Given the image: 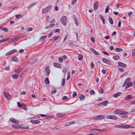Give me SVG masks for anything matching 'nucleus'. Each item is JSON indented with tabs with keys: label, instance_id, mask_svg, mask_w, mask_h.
I'll use <instances>...</instances> for the list:
<instances>
[{
	"label": "nucleus",
	"instance_id": "obj_2",
	"mask_svg": "<svg viewBox=\"0 0 135 135\" xmlns=\"http://www.w3.org/2000/svg\"><path fill=\"white\" fill-rule=\"evenodd\" d=\"M114 127L117 128H128L130 126L127 124H118L114 126Z\"/></svg>",
	"mask_w": 135,
	"mask_h": 135
},
{
	"label": "nucleus",
	"instance_id": "obj_13",
	"mask_svg": "<svg viewBox=\"0 0 135 135\" xmlns=\"http://www.w3.org/2000/svg\"><path fill=\"white\" fill-rule=\"evenodd\" d=\"M45 71L46 72V75L47 76L50 73V71L49 70V67L47 66L45 68Z\"/></svg>",
	"mask_w": 135,
	"mask_h": 135
},
{
	"label": "nucleus",
	"instance_id": "obj_37",
	"mask_svg": "<svg viewBox=\"0 0 135 135\" xmlns=\"http://www.w3.org/2000/svg\"><path fill=\"white\" fill-rule=\"evenodd\" d=\"M17 106L21 108L22 107V103L21 104L19 102L17 103Z\"/></svg>",
	"mask_w": 135,
	"mask_h": 135
},
{
	"label": "nucleus",
	"instance_id": "obj_47",
	"mask_svg": "<svg viewBox=\"0 0 135 135\" xmlns=\"http://www.w3.org/2000/svg\"><path fill=\"white\" fill-rule=\"evenodd\" d=\"M102 52L105 55H106L107 56H109V54L107 52H105V51H102Z\"/></svg>",
	"mask_w": 135,
	"mask_h": 135
},
{
	"label": "nucleus",
	"instance_id": "obj_46",
	"mask_svg": "<svg viewBox=\"0 0 135 135\" xmlns=\"http://www.w3.org/2000/svg\"><path fill=\"white\" fill-rule=\"evenodd\" d=\"M2 30L4 31L5 32H7L8 31V29L7 28L5 27L3 28Z\"/></svg>",
	"mask_w": 135,
	"mask_h": 135
},
{
	"label": "nucleus",
	"instance_id": "obj_49",
	"mask_svg": "<svg viewBox=\"0 0 135 135\" xmlns=\"http://www.w3.org/2000/svg\"><path fill=\"white\" fill-rule=\"evenodd\" d=\"M68 97L66 96H64L62 98V100H65L68 99Z\"/></svg>",
	"mask_w": 135,
	"mask_h": 135
},
{
	"label": "nucleus",
	"instance_id": "obj_1",
	"mask_svg": "<svg viewBox=\"0 0 135 135\" xmlns=\"http://www.w3.org/2000/svg\"><path fill=\"white\" fill-rule=\"evenodd\" d=\"M131 79L130 78H128L126 79V81L123 85V87L126 86L125 88H128L132 85V83L130 82Z\"/></svg>",
	"mask_w": 135,
	"mask_h": 135
},
{
	"label": "nucleus",
	"instance_id": "obj_30",
	"mask_svg": "<svg viewBox=\"0 0 135 135\" xmlns=\"http://www.w3.org/2000/svg\"><path fill=\"white\" fill-rule=\"evenodd\" d=\"M12 60L13 61H14L17 62L18 61V58L16 57V56H14L13 57L12 59Z\"/></svg>",
	"mask_w": 135,
	"mask_h": 135
},
{
	"label": "nucleus",
	"instance_id": "obj_18",
	"mask_svg": "<svg viewBox=\"0 0 135 135\" xmlns=\"http://www.w3.org/2000/svg\"><path fill=\"white\" fill-rule=\"evenodd\" d=\"M108 103V102L107 100H105L100 103V104L104 106H106L107 104Z\"/></svg>",
	"mask_w": 135,
	"mask_h": 135
},
{
	"label": "nucleus",
	"instance_id": "obj_33",
	"mask_svg": "<svg viewBox=\"0 0 135 135\" xmlns=\"http://www.w3.org/2000/svg\"><path fill=\"white\" fill-rule=\"evenodd\" d=\"M113 58L115 60H118L119 59V57L118 56H115L113 57Z\"/></svg>",
	"mask_w": 135,
	"mask_h": 135
},
{
	"label": "nucleus",
	"instance_id": "obj_48",
	"mask_svg": "<svg viewBox=\"0 0 135 135\" xmlns=\"http://www.w3.org/2000/svg\"><path fill=\"white\" fill-rule=\"evenodd\" d=\"M53 34V32L52 31L50 33V34H49V36H48V38H50L52 36V35Z\"/></svg>",
	"mask_w": 135,
	"mask_h": 135
},
{
	"label": "nucleus",
	"instance_id": "obj_27",
	"mask_svg": "<svg viewBox=\"0 0 135 135\" xmlns=\"http://www.w3.org/2000/svg\"><path fill=\"white\" fill-rule=\"evenodd\" d=\"M115 51L116 52H122L123 50L120 48H116L115 49Z\"/></svg>",
	"mask_w": 135,
	"mask_h": 135
},
{
	"label": "nucleus",
	"instance_id": "obj_16",
	"mask_svg": "<svg viewBox=\"0 0 135 135\" xmlns=\"http://www.w3.org/2000/svg\"><path fill=\"white\" fill-rule=\"evenodd\" d=\"M22 69L21 68H19L15 69V70L14 72L15 73H20L21 72Z\"/></svg>",
	"mask_w": 135,
	"mask_h": 135
},
{
	"label": "nucleus",
	"instance_id": "obj_40",
	"mask_svg": "<svg viewBox=\"0 0 135 135\" xmlns=\"http://www.w3.org/2000/svg\"><path fill=\"white\" fill-rule=\"evenodd\" d=\"M68 76H67V80H68L70 78V73L69 72H68Z\"/></svg>",
	"mask_w": 135,
	"mask_h": 135
},
{
	"label": "nucleus",
	"instance_id": "obj_22",
	"mask_svg": "<svg viewBox=\"0 0 135 135\" xmlns=\"http://www.w3.org/2000/svg\"><path fill=\"white\" fill-rule=\"evenodd\" d=\"M85 96L83 94H81L79 96V99L80 100L83 101L85 99Z\"/></svg>",
	"mask_w": 135,
	"mask_h": 135
},
{
	"label": "nucleus",
	"instance_id": "obj_55",
	"mask_svg": "<svg viewBox=\"0 0 135 135\" xmlns=\"http://www.w3.org/2000/svg\"><path fill=\"white\" fill-rule=\"evenodd\" d=\"M118 70H119L120 72H122L124 71V69L122 68H118Z\"/></svg>",
	"mask_w": 135,
	"mask_h": 135
},
{
	"label": "nucleus",
	"instance_id": "obj_57",
	"mask_svg": "<svg viewBox=\"0 0 135 135\" xmlns=\"http://www.w3.org/2000/svg\"><path fill=\"white\" fill-rule=\"evenodd\" d=\"M12 55V54H11L10 51H9V52H7V53H6V55H5L6 56H9V55Z\"/></svg>",
	"mask_w": 135,
	"mask_h": 135
},
{
	"label": "nucleus",
	"instance_id": "obj_23",
	"mask_svg": "<svg viewBox=\"0 0 135 135\" xmlns=\"http://www.w3.org/2000/svg\"><path fill=\"white\" fill-rule=\"evenodd\" d=\"M90 50L94 54L96 55H99L98 53L93 48H91Z\"/></svg>",
	"mask_w": 135,
	"mask_h": 135
},
{
	"label": "nucleus",
	"instance_id": "obj_36",
	"mask_svg": "<svg viewBox=\"0 0 135 135\" xmlns=\"http://www.w3.org/2000/svg\"><path fill=\"white\" fill-rule=\"evenodd\" d=\"M17 50L16 49H13L12 50H11L10 51L11 54H13L16 52L17 51Z\"/></svg>",
	"mask_w": 135,
	"mask_h": 135
},
{
	"label": "nucleus",
	"instance_id": "obj_51",
	"mask_svg": "<svg viewBox=\"0 0 135 135\" xmlns=\"http://www.w3.org/2000/svg\"><path fill=\"white\" fill-rule=\"evenodd\" d=\"M21 14H19L16 15L15 16V17L16 18H18L20 17L21 16Z\"/></svg>",
	"mask_w": 135,
	"mask_h": 135
},
{
	"label": "nucleus",
	"instance_id": "obj_19",
	"mask_svg": "<svg viewBox=\"0 0 135 135\" xmlns=\"http://www.w3.org/2000/svg\"><path fill=\"white\" fill-rule=\"evenodd\" d=\"M95 130V131H100L101 132H104L105 131V130L104 129H95V128H92L91 129H90V131L91 130Z\"/></svg>",
	"mask_w": 135,
	"mask_h": 135
},
{
	"label": "nucleus",
	"instance_id": "obj_58",
	"mask_svg": "<svg viewBox=\"0 0 135 135\" xmlns=\"http://www.w3.org/2000/svg\"><path fill=\"white\" fill-rule=\"evenodd\" d=\"M134 112H135V109H133L131 112H129V113L130 114H131Z\"/></svg>",
	"mask_w": 135,
	"mask_h": 135
},
{
	"label": "nucleus",
	"instance_id": "obj_54",
	"mask_svg": "<svg viewBox=\"0 0 135 135\" xmlns=\"http://www.w3.org/2000/svg\"><path fill=\"white\" fill-rule=\"evenodd\" d=\"M90 39L91 40V41L92 42H93L94 43H95V39H94V37H91V38H90Z\"/></svg>",
	"mask_w": 135,
	"mask_h": 135
},
{
	"label": "nucleus",
	"instance_id": "obj_17",
	"mask_svg": "<svg viewBox=\"0 0 135 135\" xmlns=\"http://www.w3.org/2000/svg\"><path fill=\"white\" fill-rule=\"evenodd\" d=\"M98 2H95L94 4V10H96L98 7Z\"/></svg>",
	"mask_w": 135,
	"mask_h": 135
},
{
	"label": "nucleus",
	"instance_id": "obj_50",
	"mask_svg": "<svg viewBox=\"0 0 135 135\" xmlns=\"http://www.w3.org/2000/svg\"><path fill=\"white\" fill-rule=\"evenodd\" d=\"M74 21L75 22V23L76 26H78V22L76 19V18H75L74 19Z\"/></svg>",
	"mask_w": 135,
	"mask_h": 135
},
{
	"label": "nucleus",
	"instance_id": "obj_59",
	"mask_svg": "<svg viewBox=\"0 0 135 135\" xmlns=\"http://www.w3.org/2000/svg\"><path fill=\"white\" fill-rule=\"evenodd\" d=\"M56 90H54L52 91L51 92V93L52 94H55L56 93Z\"/></svg>",
	"mask_w": 135,
	"mask_h": 135
},
{
	"label": "nucleus",
	"instance_id": "obj_8",
	"mask_svg": "<svg viewBox=\"0 0 135 135\" xmlns=\"http://www.w3.org/2000/svg\"><path fill=\"white\" fill-rule=\"evenodd\" d=\"M102 61L106 63L108 65H111V62L109 60L106 58H103L102 59Z\"/></svg>",
	"mask_w": 135,
	"mask_h": 135
},
{
	"label": "nucleus",
	"instance_id": "obj_39",
	"mask_svg": "<svg viewBox=\"0 0 135 135\" xmlns=\"http://www.w3.org/2000/svg\"><path fill=\"white\" fill-rule=\"evenodd\" d=\"M77 93L75 91H74L73 94V97H75V96L77 95Z\"/></svg>",
	"mask_w": 135,
	"mask_h": 135
},
{
	"label": "nucleus",
	"instance_id": "obj_53",
	"mask_svg": "<svg viewBox=\"0 0 135 135\" xmlns=\"http://www.w3.org/2000/svg\"><path fill=\"white\" fill-rule=\"evenodd\" d=\"M132 55L133 56L135 55V50H132Z\"/></svg>",
	"mask_w": 135,
	"mask_h": 135
},
{
	"label": "nucleus",
	"instance_id": "obj_5",
	"mask_svg": "<svg viewBox=\"0 0 135 135\" xmlns=\"http://www.w3.org/2000/svg\"><path fill=\"white\" fill-rule=\"evenodd\" d=\"M51 8V6H49L46 7L45 8L43 9L42 10V13H46Z\"/></svg>",
	"mask_w": 135,
	"mask_h": 135
},
{
	"label": "nucleus",
	"instance_id": "obj_32",
	"mask_svg": "<svg viewBox=\"0 0 135 135\" xmlns=\"http://www.w3.org/2000/svg\"><path fill=\"white\" fill-rule=\"evenodd\" d=\"M9 38H7L6 39H4L0 40V44L2 42H4L5 41H6L8 40Z\"/></svg>",
	"mask_w": 135,
	"mask_h": 135
},
{
	"label": "nucleus",
	"instance_id": "obj_10",
	"mask_svg": "<svg viewBox=\"0 0 135 135\" xmlns=\"http://www.w3.org/2000/svg\"><path fill=\"white\" fill-rule=\"evenodd\" d=\"M9 120L11 122L15 123H18L19 122V121L18 120H17L13 118H10L9 119Z\"/></svg>",
	"mask_w": 135,
	"mask_h": 135
},
{
	"label": "nucleus",
	"instance_id": "obj_11",
	"mask_svg": "<svg viewBox=\"0 0 135 135\" xmlns=\"http://www.w3.org/2000/svg\"><path fill=\"white\" fill-rule=\"evenodd\" d=\"M118 65L120 66L121 67H122L123 68H125L127 67V65L126 64L122 62H118Z\"/></svg>",
	"mask_w": 135,
	"mask_h": 135
},
{
	"label": "nucleus",
	"instance_id": "obj_28",
	"mask_svg": "<svg viewBox=\"0 0 135 135\" xmlns=\"http://www.w3.org/2000/svg\"><path fill=\"white\" fill-rule=\"evenodd\" d=\"M22 107L21 108L22 109H23L25 110H26L27 109V107L26 105L23 103H22Z\"/></svg>",
	"mask_w": 135,
	"mask_h": 135
},
{
	"label": "nucleus",
	"instance_id": "obj_34",
	"mask_svg": "<svg viewBox=\"0 0 135 135\" xmlns=\"http://www.w3.org/2000/svg\"><path fill=\"white\" fill-rule=\"evenodd\" d=\"M103 90L101 87H99V92L100 93L103 94Z\"/></svg>",
	"mask_w": 135,
	"mask_h": 135
},
{
	"label": "nucleus",
	"instance_id": "obj_35",
	"mask_svg": "<svg viewBox=\"0 0 135 135\" xmlns=\"http://www.w3.org/2000/svg\"><path fill=\"white\" fill-rule=\"evenodd\" d=\"M83 59V56L81 55H79L78 56V60H82Z\"/></svg>",
	"mask_w": 135,
	"mask_h": 135
},
{
	"label": "nucleus",
	"instance_id": "obj_26",
	"mask_svg": "<svg viewBox=\"0 0 135 135\" xmlns=\"http://www.w3.org/2000/svg\"><path fill=\"white\" fill-rule=\"evenodd\" d=\"M65 113H59L57 114V116L59 117H62L65 115Z\"/></svg>",
	"mask_w": 135,
	"mask_h": 135
},
{
	"label": "nucleus",
	"instance_id": "obj_62",
	"mask_svg": "<svg viewBox=\"0 0 135 135\" xmlns=\"http://www.w3.org/2000/svg\"><path fill=\"white\" fill-rule=\"evenodd\" d=\"M130 103L132 105H135V100L132 101Z\"/></svg>",
	"mask_w": 135,
	"mask_h": 135
},
{
	"label": "nucleus",
	"instance_id": "obj_24",
	"mask_svg": "<svg viewBox=\"0 0 135 135\" xmlns=\"http://www.w3.org/2000/svg\"><path fill=\"white\" fill-rule=\"evenodd\" d=\"M47 37V36H44L41 37L39 39L40 41H42Z\"/></svg>",
	"mask_w": 135,
	"mask_h": 135
},
{
	"label": "nucleus",
	"instance_id": "obj_21",
	"mask_svg": "<svg viewBox=\"0 0 135 135\" xmlns=\"http://www.w3.org/2000/svg\"><path fill=\"white\" fill-rule=\"evenodd\" d=\"M121 94V93L120 92H118L115 94L113 95V97L115 98H117L118 96H120Z\"/></svg>",
	"mask_w": 135,
	"mask_h": 135
},
{
	"label": "nucleus",
	"instance_id": "obj_56",
	"mask_svg": "<svg viewBox=\"0 0 135 135\" xmlns=\"http://www.w3.org/2000/svg\"><path fill=\"white\" fill-rule=\"evenodd\" d=\"M59 61L60 62H62L63 61V59L61 58H59Z\"/></svg>",
	"mask_w": 135,
	"mask_h": 135
},
{
	"label": "nucleus",
	"instance_id": "obj_60",
	"mask_svg": "<svg viewBox=\"0 0 135 135\" xmlns=\"http://www.w3.org/2000/svg\"><path fill=\"white\" fill-rule=\"evenodd\" d=\"M67 69H66V68H64L63 70V72L64 73H65L67 72Z\"/></svg>",
	"mask_w": 135,
	"mask_h": 135
},
{
	"label": "nucleus",
	"instance_id": "obj_44",
	"mask_svg": "<svg viewBox=\"0 0 135 135\" xmlns=\"http://www.w3.org/2000/svg\"><path fill=\"white\" fill-rule=\"evenodd\" d=\"M90 93L91 95L94 94L95 93V92L93 90H91L90 91Z\"/></svg>",
	"mask_w": 135,
	"mask_h": 135
},
{
	"label": "nucleus",
	"instance_id": "obj_12",
	"mask_svg": "<svg viewBox=\"0 0 135 135\" xmlns=\"http://www.w3.org/2000/svg\"><path fill=\"white\" fill-rule=\"evenodd\" d=\"M133 96L131 95H127L124 98L125 100H127L130 99H132Z\"/></svg>",
	"mask_w": 135,
	"mask_h": 135
},
{
	"label": "nucleus",
	"instance_id": "obj_7",
	"mask_svg": "<svg viewBox=\"0 0 135 135\" xmlns=\"http://www.w3.org/2000/svg\"><path fill=\"white\" fill-rule=\"evenodd\" d=\"M107 118L109 119H112L114 120H116L117 119V117L114 115H108L106 116Z\"/></svg>",
	"mask_w": 135,
	"mask_h": 135
},
{
	"label": "nucleus",
	"instance_id": "obj_20",
	"mask_svg": "<svg viewBox=\"0 0 135 135\" xmlns=\"http://www.w3.org/2000/svg\"><path fill=\"white\" fill-rule=\"evenodd\" d=\"M53 64L56 67L59 68H61L60 65L57 63L54 62L53 63Z\"/></svg>",
	"mask_w": 135,
	"mask_h": 135
},
{
	"label": "nucleus",
	"instance_id": "obj_43",
	"mask_svg": "<svg viewBox=\"0 0 135 135\" xmlns=\"http://www.w3.org/2000/svg\"><path fill=\"white\" fill-rule=\"evenodd\" d=\"M10 9H14L16 8V7L15 6H10L8 7Z\"/></svg>",
	"mask_w": 135,
	"mask_h": 135
},
{
	"label": "nucleus",
	"instance_id": "obj_41",
	"mask_svg": "<svg viewBox=\"0 0 135 135\" xmlns=\"http://www.w3.org/2000/svg\"><path fill=\"white\" fill-rule=\"evenodd\" d=\"M109 10V7L108 6L107 7H106V8L105 10V13H107L108 12Z\"/></svg>",
	"mask_w": 135,
	"mask_h": 135
},
{
	"label": "nucleus",
	"instance_id": "obj_3",
	"mask_svg": "<svg viewBox=\"0 0 135 135\" xmlns=\"http://www.w3.org/2000/svg\"><path fill=\"white\" fill-rule=\"evenodd\" d=\"M128 114V113L127 112L121 110L119 116L122 118H126L128 117L127 114Z\"/></svg>",
	"mask_w": 135,
	"mask_h": 135
},
{
	"label": "nucleus",
	"instance_id": "obj_64",
	"mask_svg": "<svg viewBox=\"0 0 135 135\" xmlns=\"http://www.w3.org/2000/svg\"><path fill=\"white\" fill-rule=\"evenodd\" d=\"M113 13L115 15H118V12L114 11L113 12Z\"/></svg>",
	"mask_w": 135,
	"mask_h": 135
},
{
	"label": "nucleus",
	"instance_id": "obj_15",
	"mask_svg": "<svg viewBox=\"0 0 135 135\" xmlns=\"http://www.w3.org/2000/svg\"><path fill=\"white\" fill-rule=\"evenodd\" d=\"M30 122L32 123L35 124H39L40 123V122L37 120H31Z\"/></svg>",
	"mask_w": 135,
	"mask_h": 135
},
{
	"label": "nucleus",
	"instance_id": "obj_52",
	"mask_svg": "<svg viewBox=\"0 0 135 135\" xmlns=\"http://www.w3.org/2000/svg\"><path fill=\"white\" fill-rule=\"evenodd\" d=\"M62 86H63L65 85V79H62Z\"/></svg>",
	"mask_w": 135,
	"mask_h": 135
},
{
	"label": "nucleus",
	"instance_id": "obj_42",
	"mask_svg": "<svg viewBox=\"0 0 135 135\" xmlns=\"http://www.w3.org/2000/svg\"><path fill=\"white\" fill-rule=\"evenodd\" d=\"M122 5V4L118 3H117L115 4V6L117 8L119 7L120 6H121Z\"/></svg>",
	"mask_w": 135,
	"mask_h": 135
},
{
	"label": "nucleus",
	"instance_id": "obj_31",
	"mask_svg": "<svg viewBox=\"0 0 135 135\" xmlns=\"http://www.w3.org/2000/svg\"><path fill=\"white\" fill-rule=\"evenodd\" d=\"M45 83L46 84H49V79L48 78H46L44 81Z\"/></svg>",
	"mask_w": 135,
	"mask_h": 135
},
{
	"label": "nucleus",
	"instance_id": "obj_9",
	"mask_svg": "<svg viewBox=\"0 0 135 135\" xmlns=\"http://www.w3.org/2000/svg\"><path fill=\"white\" fill-rule=\"evenodd\" d=\"M105 117L103 115H98L94 117V118L95 119L99 120L104 119Z\"/></svg>",
	"mask_w": 135,
	"mask_h": 135
},
{
	"label": "nucleus",
	"instance_id": "obj_25",
	"mask_svg": "<svg viewBox=\"0 0 135 135\" xmlns=\"http://www.w3.org/2000/svg\"><path fill=\"white\" fill-rule=\"evenodd\" d=\"M121 111L120 110H116L114 111V113L115 114H119V115L120 114Z\"/></svg>",
	"mask_w": 135,
	"mask_h": 135
},
{
	"label": "nucleus",
	"instance_id": "obj_6",
	"mask_svg": "<svg viewBox=\"0 0 135 135\" xmlns=\"http://www.w3.org/2000/svg\"><path fill=\"white\" fill-rule=\"evenodd\" d=\"M3 95L8 100H9L11 99V96L9 94L8 92H4Z\"/></svg>",
	"mask_w": 135,
	"mask_h": 135
},
{
	"label": "nucleus",
	"instance_id": "obj_63",
	"mask_svg": "<svg viewBox=\"0 0 135 135\" xmlns=\"http://www.w3.org/2000/svg\"><path fill=\"white\" fill-rule=\"evenodd\" d=\"M102 72L104 74H105L106 73V71L104 69H102Z\"/></svg>",
	"mask_w": 135,
	"mask_h": 135
},
{
	"label": "nucleus",
	"instance_id": "obj_45",
	"mask_svg": "<svg viewBox=\"0 0 135 135\" xmlns=\"http://www.w3.org/2000/svg\"><path fill=\"white\" fill-rule=\"evenodd\" d=\"M54 25L55 24L54 23H50V25L48 27L49 28H51L52 27L54 26Z\"/></svg>",
	"mask_w": 135,
	"mask_h": 135
},
{
	"label": "nucleus",
	"instance_id": "obj_38",
	"mask_svg": "<svg viewBox=\"0 0 135 135\" xmlns=\"http://www.w3.org/2000/svg\"><path fill=\"white\" fill-rule=\"evenodd\" d=\"M109 21L110 23L111 24H113V21L112 20V19L110 17L109 18Z\"/></svg>",
	"mask_w": 135,
	"mask_h": 135
},
{
	"label": "nucleus",
	"instance_id": "obj_14",
	"mask_svg": "<svg viewBox=\"0 0 135 135\" xmlns=\"http://www.w3.org/2000/svg\"><path fill=\"white\" fill-rule=\"evenodd\" d=\"M60 36H55L52 38L51 39V40L52 41H55L58 39L60 38Z\"/></svg>",
	"mask_w": 135,
	"mask_h": 135
},
{
	"label": "nucleus",
	"instance_id": "obj_29",
	"mask_svg": "<svg viewBox=\"0 0 135 135\" xmlns=\"http://www.w3.org/2000/svg\"><path fill=\"white\" fill-rule=\"evenodd\" d=\"M18 75L17 74H15L13 75H12V78H13V79H17L18 76Z\"/></svg>",
	"mask_w": 135,
	"mask_h": 135
},
{
	"label": "nucleus",
	"instance_id": "obj_61",
	"mask_svg": "<svg viewBox=\"0 0 135 135\" xmlns=\"http://www.w3.org/2000/svg\"><path fill=\"white\" fill-rule=\"evenodd\" d=\"M77 1V0H73L71 2V4H74Z\"/></svg>",
	"mask_w": 135,
	"mask_h": 135
},
{
	"label": "nucleus",
	"instance_id": "obj_4",
	"mask_svg": "<svg viewBox=\"0 0 135 135\" xmlns=\"http://www.w3.org/2000/svg\"><path fill=\"white\" fill-rule=\"evenodd\" d=\"M60 20L61 22L63 25L64 26L66 25L67 22V19L66 16H62Z\"/></svg>",
	"mask_w": 135,
	"mask_h": 135
}]
</instances>
